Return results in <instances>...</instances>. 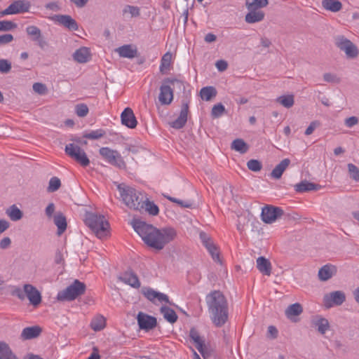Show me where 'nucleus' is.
Instances as JSON below:
<instances>
[{"mask_svg": "<svg viewBox=\"0 0 359 359\" xmlns=\"http://www.w3.org/2000/svg\"><path fill=\"white\" fill-rule=\"evenodd\" d=\"M17 27V24L9 20L0 21V32H8Z\"/></svg>", "mask_w": 359, "mask_h": 359, "instance_id": "obj_47", "label": "nucleus"}, {"mask_svg": "<svg viewBox=\"0 0 359 359\" xmlns=\"http://www.w3.org/2000/svg\"><path fill=\"white\" fill-rule=\"evenodd\" d=\"M6 214L12 221H18L22 217V211L15 205H13L6 210Z\"/></svg>", "mask_w": 359, "mask_h": 359, "instance_id": "obj_42", "label": "nucleus"}, {"mask_svg": "<svg viewBox=\"0 0 359 359\" xmlns=\"http://www.w3.org/2000/svg\"><path fill=\"white\" fill-rule=\"evenodd\" d=\"M290 163V160L289 158H285L282 160L271 171V177L273 179L278 180L280 179L283 173V172L286 170L288 165Z\"/></svg>", "mask_w": 359, "mask_h": 359, "instance_id": "obj_26", "label": "nucleus"}, {"mask_svg": "<svg viewBox=\"0 0 359 359\" xmlns=\"http://www.w3.org/2000/svg\"><path fill=\"white\" fill-rule=\"evenodd\" d=\"M13 296L17 297L20 300H24L26 297L25 290H22L19 287H15L11 292Z\"/></svg>", "mask_w": 359, "mask_h": 359, "instance_id": "obj_56", "label": "nucleus"}, {"mask_svg": "<svg viewBox=\"0 0 359 359\" xmlns=\"http://www.w3.org/2000/svg\"><path fill=\"white\" fill-rule=\"evenodd\" d=\"M189 337L196 344V347L198 351L203 357H205L203 348L205 341L201 337L198 331L195 327H191L190 329Z\"/></svg>", "mask_w": 359, "mask_h": 359, "instance_id": "obj_21", "label": "nucleus"}, {"mask_svg": "<svg viewBox=\"0 0 359 359\" xmlns=\"http://www.w3.org/2000/svg\"><path fill=\"white\" fill-rule=\"evenodd\" d=\"M247 166L249 170L253 172L260 171L262 168V163L256 159H251L248 161Z\"/></svg>", "mask_w": 359, "mask_h": 359, "instance_id": "obj_50", "label": "nucleus"}, {"mask_svg": "<svg viewBox=\"0 0 359 359\" xmlns=\"http://www.w3.org/2000/svg\"><path fill=\"white\" fill-rule=\"evenodd\" d=\"M359 122L358 118L356 116H351L345 119L344 124L348 128H352L357 125Z\"/></svg>", "mask_w": 359, "mask_h": 359, "instance_id": "obj_59", "label": "nucleus"}, {"mask_svg": "<svg viewBox=\"0 0 359 359\" xmlns=\"http://www.w3.org/2000/svg\"><path fill=\"white\" fill-rule=\"evenodd\" d=\"M321 186L318 184L310 182L307 180L302 181L294 186V190L298 193H304L313 190H319Z\"/></svg>", "mask_w": 359, "mask_h": 359, "instance_id": "obj_23", "label": "nucleus"}, {"mask_svg": "<svg viewBox=\"0 0 359 359\" xmlns=\"http://www.w3.org/2000/svg\"><path fill=\"white\" fill-rule=\"evenodd\" d=\"M205 248H207L208 252L210 253L212 259L215 261H219V252L217 251V248L215 246V245L212 243H206Z\"/></svg>", "mask_w": 359, "mask_h": 359, "instance_id": "obj_53", "label": "nucleus"}, {"mask_svg": "<svg viewBox=\"0 0 359 359\" xmlns=\"http://www.w3.org/2000/svg\"><path fill=\"white\" fill-rule=\"evenodd\" d=\"M314 325L317 327L318 331L324 334L330 329L329 321L325 318H319L314 321Z\"/></svg>", "mask_w": 359, "mask_h": 359, "instance_id": "obj_38", "label": "nucleus"}, {"mask_svg": "<svg viewBox=\"0 0 359 359\" xmlns=\"http://www.w3.org/2000/svg\"><path fill=\"white\" fill-rule=\"evenodd\" d=\"M13 40V36L11 34H5L0 35V45H6L11 43Z\"/></svg>", "mask_w": 359, "mask_h": 359, "instance_id": "obj_60", "label": "nucleus"}, {"mask_svg": "<svg viewBox=\"0 0 359 359\" xmlns=\"http://www.w3.org/2000/svg\"><path fill=\"white\" fill-rule=\"evenodd\" d=\"M61 186V182L57 177H53L50 178L48 184L47 191L48 192H55L60 189Z\"/></svg>", "mask_w": 359, "mask_h": 359, "instance_id": "obj_46", "label": "nucleus"}, {"mask_svg": "<svg viewBox=\"0 0 359 359\" xmlns=\"http://www.w3.org/2000/svg\"><path fill=\"white\" fill-rule=\"evenodd\" d=\"M54 224L57 227V235L60 236L66 231L67 224L66 217L62 213H57L54 216Z\"/></svg>", "mask_w": 359, "mask_h": 359, "instance_id": "obj_31", "label": "nucleus"}, {"mask_svg": "<svg viewBox=\"0 0 359 359\" xmlns=\"http://www.w3.org/2000/svg\"><path fill=\"white\" fill-rule=\"evenodd\" d=\"M65 151L67 155L81 166L86 167L90 164V160L86 152L79 146L74 143H69L65 146Z\"/></svg>", "mask_w": 359, "mask_h": 359, "instance_id": "obj_7", "label": "nucleus"}, {"mask_svg": "<svg viewBox=\"0 0 359 359\" xmlns=\"http://www.w3.org/2000/svg\"><path fill=\"white\" fill-rule=\"evenodd\" d=\"M85 224L100 239L107 238L109 233V223L103 215L91 212L87 213Z\"/></svg>", "mask_w": 359, "mask_h": 359, "instance_id": "obj_3", "label": "nucleus"}, {"mask_svg": "<svg viewBox=\"0 0 359 359\" xmlns=\"http://www.w3.org/2000/svg\"><path fill=\"white\" fill-rule=\"evenodd\" d=\"M245 20L248 23H255L262 21L264 18V13L259 9L249 10Z\"/></svg>", "mask_w": 359, "mask_h": 359, "instance_id": "obj_30", "label": "nucleus"}, {"mask_svg": "<svg viewBox=\"0 0 359 359\" xmlns=\"http://www.w3.org/2000/svg\"><path fill=\"white\" fill-rule=\"evenodd\" d=\"M88 111V107L86 104H78L75 107V113L79 117L86 116Z\"/></svg>", "mask_w": 359, "mask_h": 359, "instance_id": "obj_49", "label": "nucleus"}, {"mask_svg": "<svg viewBox=\"0 0 359 359\" xmlns=\"http://www.w3.org/2000/svg\"><path fill=\"white\" fill-rule=\"evenodd\" d=\"M24 289L26 292V297L28 298L30 304L34 306H37L41 302V295L39 291L32 285H24Z\"/></svg>", "mask_w": 359, "mask_h": 359, "instance_id": "obj_16", "label": "nucleus"}, {"mask_svg": "<svg viewBox=\"0 0 359 359\" xmlns=\"http://www.w3.org/2000/svg\"><path fill=\"white\" fill-rule=\"evenodd\" d=\"M13 8V14L28 12L31 6V4L25 0H17L10 4Z\"/></svg>", "mask_w": 359, "mask_h": 359, "instance_id": "obj_28", "label": "nucleus"}, {"mask_svg": "<svg viewBox=\"0 0 359 359\" xmlns=\"http://www.w3.org/2000/svg\"><path fill=\"white\" fill-rule=\"evenodd\" d=\"M225 111V107L222 103L215 104L212 109L211 115L214 118L220 117Z\"/></svg>", "mask_w": 359, "mask_h": 359, "instance_id": "obj_48", "label": "nucleus"}, {"mask_svg": "<svg viewBox=\"0 0 359 359\" xmlns=\"http://www.w3.org/2000/svg\"><path fill=\"white\" fill-rule=\"evenodd\" d=\"M189 113V104L187 102H182L180 113L177 118L170 122V126L175 129L180 130L182 128L187 121V116Z\"/></svg>", "mask_w": 359, "mask_h": 359, "instance_id": "obj_15", "label": "nucleus"}, {"mask_svg": "<svg viewBox=\"0 0 359 359\" xmlns=\"http://www.w3.org/2000/svg\"><path fill=\"white\" fill-rule=\"evenodd\" d=\"M133 229L149 247L156 250H162L165 245L175 239L176 230L172 227L157 229L142 221H135Z\"/></svg>", "mask_w": 359, "mask_h": 359, "instance_id": "obj_1", "label": "nucleus"}, {"mask_svg": "<svg viewBox=\"0 0 359 359\" xmlns=\"http://www.w3.org/2000/svg\"><path fill=\"white\" fill-rule=\"evenodd\" d=\"M277 102L286 108H290L294 104V96L292 95H283L277 98Z\"/></svg>", "mask_w": 359, "mask_h": 359, "instance_id": "obj_43", "label": "nucleus"}, {"mask_svg": "<svg viewBox=\"0 0 359 359\" xmlns=\"http://www.w3.org/2000/svg\"><path fill=\"white\" fill-rule=\"evenodd\" d=\"M246 6L248 10H256L266 6L268 0H246Z\"/></svg>", "mask_w": 359, "mask_h": 359, "instance_id": "obj_40", "label": "nucleus"}, {"mask_svg": "<svg viewBox=\"0 0 359 359\" xmlns=\"http://www.w3.org/2000/svg\"><path fill=\"white\" fill-rule=\"evenodd\" d=\"M118 189L123 202L128 208L136 210L143 209L142 199L144 196L135 188L119 184Z\"/></svg>", "mask_w": 359, "mask_h": 359, "instance_id": "obj_4", "label": "nucleus"}, {"mask_svg": "<svg viewBox=\"0 0 359 359\" xmlns=\"http://www.w3.org/2000/svg\"><path fill=\"white\" fill-rule=\"evenodd\" d=\"M348 169L351 178L356 182H359V169L353 163L348 164Z\"/></svg>", "mask_w": 359, "mask_h": 359, "instance_id": "obj_51", "label": "nucleus"}, {"mask_svg": "<svg viewBox=\"0 0 359 359\" xmlns=\"http://www.w3.org/2000/svg\"><path fill=\"white\" fill-rule=\"evenodd\" d=\"M215 66L219 72H224L227 69L228 64L225 60H220L217 61Z\"/></svg>", "mask_w": 359, "mask_h": 359, "instance_id": "obj_62", "label": "nucleus"}, {"mask_svg": "<svg viewBox=\"0 0 359 359\" xmlns=\"http://www.w3.org/2000/svg\"><path fill=\"white\" fill-rule=\"evenodd\" d=\"M11 63L6 59H0V72L7 74L11 69Z\"/></svg>", "mask_w": 359, "mask_h": 359, "instance_id": "obj_54", "label": "nucleus"}, {"mask_svg": "<svg viewBox=\"0 0 359 359\" xmlns=\"http://www.w3.org/2000/svg\"><path fill=\"white\" fill-rule=\"evenodd\" d=\"M323 79L325 81L329 83H339L340 81L339 78H338L337 75L331 73L324 74Z\"/></svg>", "mask_w": 359, "mask_h": 359, "instance_id": "obj_57", "label": "nucleus"}, {"mask_svg": "<svg viewBox=\"0 0 359 359\" xmlns=\"http://www.w3.org/2000/svg\"><path fill=\"white\" fill-rule=\"evenodd\" d=\"M210 318L212 323L218 327L223 326L228 320V302L222 292L214 290L205 297Z\"/></svg>", "mask_w": 359, "mask_h": 359, "instance_id": "obj_2", "label": "nucleus"}, {"mask_svg": "<svg viewBox=\"0 0 359 359\" xmlns=\"http://www.w3.org/2000/svg\"><path fill=\"white\" fill-rule=\"evenodd\" d=\"M0 359H19L5 341H0Z\"/></svg>", "mask_w": 359, "mask_h": 359, "instance_id": "obj_29", "label": "nucleus"}, {"mask_svg": "<svg viewBox=\"0 0 359 359\" xmlns=\"http://www.w3.org/2000/svg\"><path fill=\"white\" fill-rule=\"evenodd\" d=\"M137 321L140 329L149 331L157 325V320L155 317L140 311L137 316Z\"/></svg>", "mask_w": 359, "mask_h": 359, "instance_id": "obj_11", "label": "nucleus"}, {"mask_svg": "<svg viewBox=\"0 0 359 359\" xmlns=\"http://www.w3.org/2000/svg\"><path fill=\"white\" fill-rule=\"evenodd\" d=\"M121 123L129 128H135L137 126V121L133 113V111L129 108H126L121 114Z\"/></svg>", "mask_w": 359, "mask_h": 359, "instance_id": "obj_18", "label": "nucleus"}, {"mask_svg": "<svg viewBox=\"0 0 359 359\" xmlns=\"http://www.w3.org/2000/svg\"><path fill=\"white\" fill-rule=\"evenodd\" d=\"M86 290L84 283L76 279L65 289L58 292L57 299L60 302H71L83 294Z\"/></svg>", "mask_w": 359, "mask_h": 359, "instance_id": "obj_5", "label": "nucleus"}, {"mask_svg": "<svg viewBox=\"0 0 359 359\" xmlns=\"http://www.w3.org/2000/svg\"><path fill=\"white\" fill-rule=\"evenodd\" d=\"M41 331L39 326L27 327L22 330L20 338L23 340L34 339L40 335Z\"/></svg>", "mask_w": 359, "mask_h": 359, "instance_id": "obj_22", "label": "nucleus"}, {"mask_svg": "<svg viewBox=\"0 0 359 359\" xmlns=\"http://www.w3.org/2000/svg\"><path fill=\"white\" fill-rule=\"evenodd\" d=\"M32 88L34 91L39 95H45L47 92L46 85L41 83H34Z\"/></svg>", "mask_w": 359, "mask_h": 359, "instance_id": "obj_55", "label": "nucleus"}, {"mask_svg": "<svg viewBox=\"0 0 359 359\" xmlns=\"http://www.w3.org/2000/svg\"><path fill=\"white\" fill-rule=\"evenodd\" d=\"M320 123L318 121H312L310 125L308 126V128L306 129L304 134L306 135H311L315 129L320 126Z\"/></svg>", "mask_w": 359, "mask_h": 359, "instance_id": "obj_58", "label": "nucleus"}, {"mask_svg": "<svg viewBox=\"0 0 359 359\" xmlns=\"http://www.w3.org/2000/svg\"><path fill=\"white\" fill-rule=\"evenodd\" d=\"M161 313L163 316V318L170 323H175L178 318V316L175 311L166 306H163L160 309Z\"/></svg>", "mask_w": 359, "mask_h": 359, "instance_id": "obj_33", "label": "nucleus"}, {"mask_svg": "<svg viewBox=\"0 0 359 359\" xmlns=\"http://www.w3.org/2000/svg\"><path fill=\"white\" fill-rule=\"evenodd\" d=\"M106 135V132L103 129H97L90 132H85L83 135L84 138L88 140H98L103 137Z\"/></svg>", "mask_w": 359, "mask_h": 359, "instance_id": "obj_41", "label": "nucleus"}, {"mask_svg": "<svg viewBox=\"0 0 359 359\" xmlns=\"http://www.w3.org/2000/svg\"><path fill=\"white\" fill-rule=\"evenodd\" d=\"M26 32L32 37L33 41L36 42L40 48L44 49L48 46V43L42 36L40 29L36 26L30 25L27 27Z\"/></svg>", "mask_w": 359, "mask_h": 359, "instance_id": "obj_14", "label": "nucleus"}, {"mask_svg": "<svg viewBox=\"0 0 359 359\" xmlns=\"http://www.w3.org/2000/svg\"><path fill=\"white\" fill-rule=\"evenodd\" d=\"M10 226V224L5 219H0V235L6 231Z\"/></svg>", "mask_w": 359, "mask_h": 359, "instance_id": "obj_64", "label": "nucleus"}, {"mask_svg": "<svg viewBox=\"0 0 359 359\" xmlns=\"http://www.w3.org/2000/svg\"><path fill=\"white\" fill-rule=\"evenodd\" d=\"M336 273V269L331 264H326L321 267L318 271V278L322 281L330 279Z\"/></svg>", "mask_w": 359, "mask_h": 359, "instance_id": "obj_27", "label": "nucleus"}, {"mask_svg": "<svg viewBox=\"0 0 359 359\" xmlns=\"http://www.w3.org/2000/svg\"><path fill=\"white\" fill-rule=\"evenodd\" d=\"M129 13L131 18L138 17L140 15V9L137 6L126 5L123 9V15Z\"/></svg>", "mask_w": 359, "mask_h": 359, "instance_id": "obj_44", "label": "nucleus"}, {"mask_svg": "<svg viewBox=\"0 0 359 359\" xmlns=\"http://www.w3.org/2000/svg\"><path fill=\"white\" fill-rule=\"evenodd\" d=\"M55 210V207L54 203H50L48 205V206L46 208L45 212L47 217L49 218L53 216V214L54 213Z\"/></svg>", "mask_w": 359, "mask_h": 359, "instance_id": "obj_63", "label": "nucleus"}, {"mask_svg": "<svg viewBox=\"0 0 359 359\" xmlns=\"http://www.w3.org/2000/svg\"><path fill=\"white\" fill-rule=\"evenodd\" d=\"M217 90L213 86H205L201 89L200 95L202 100L210 101L217 95Z\"/></svg>", "mask_w": 359, "mask_h": 359, "instance_id": "obj_34", "label": "nucleus"}, {"mask_svg": "<svg viewBox=\"0 0 359 359\" xmlns=\"http://www.w3.org/2000/svg\"><path fill=\"white\" fill-rule=\"evenodd\" d=\"M334 44L344 51L348 58H355L359 53L357 46L349 39L343 35H338L334 37Z\"/></svg>", "mask_w": 359, "mask_h": 359, "instance_id": "obj_6", "label": "nucleus"}, {"mask_svg": "<svg viewBox=\"0 0 359 359\" xmlns=\"http://www.w3.org/2000/svg\"><path fill=\"white\" fill-rule=\"evenodd\" d=\"M99 154L110 165L118 168H126V163L118 151L107 147H101Z\"/></svg>", "mask_w": 359, "mask_h": 359, "instance_id": "obj_8", "label": "nucleus"}, {"mask_svg": "<svg viewBox=\"0 0 359 359\" xmlns=\"http://www.w3.org/2000/svg\"><path fill=\"white\" fill-rule=\"evenodd\" d=\"M142 294L144 297L150 302L156 304V299L159 302H165L170 305H172V303L170 302L169 297L167 294L155 291L150 287H144L142 289Z\"/></svg>", "mask_w": 359, "mask_h": 359, "instance_id": "obj_12", "label": "nucleus"}, {"mask_svg": "<svg viewBox=\"0 0 359 359\" xmlns=\"http://www.w3.org/2000/svg\"><path fill=\"white\" fill-rule=\"evenodd\" d=\"M163 196L165 198H166L168 200H169L170 201L177 203L180 207H182V208H190L192 205L191 203H190L189 201H184L178 199V198H174V197H172L170 196H167L165 194H163Z\"/></svg>", "mask_w": 359, "mask_h": 359, "instance_id": "obj_52", "label": "nucleus"}, {"mask_svg": "<svg viewBox=\"0 0 359 359\" xmlns=\"http://www.w3.org/2000/svg\"><path fill=\"white\" fill-rule=\"evenodd\" d=\"M143 209L144 208L149 215L156 216L159 213V208L153 201H150L147 198L142 199Z\"/></svg>", "mask_w": 359, "mask_h": 359, "instance_id": "obj_35", "label": "nucleus"}, {"mask_svg": "<svg viewBox=\"0 0 359 359\" xmlns=\"http://www.w3.org/2000/svg\"><path fill=\"white\" fill-rule=\"evenodd\" d=\"M257 268L264 275L270 276L271 273V264L264 257H259L257 259Z\"/></svg>", "mask_w": 359, "mask_h": 359, "instance_id": "obj_25", "label": "nucleus"}, {"mask_svg": "<svg viewBox=\"0 0 359 359\" xmlns=\"http://www.w3.org/2000/svg\"><path fill=\"white\" fill-rule=\"evenodd\" d=\"M171 60L172 54L170 52H168L163 55L161 60V65L159 67L160 72L161 73H164L165 71L170 69Z\"/></svg>", "mask_w": 359, "mask_h": 359, "instance_id": "obj_39", "label": "nucleus"}, {"mask_svg": "<svg viewBox=\"0 0 359 359\" xmlns=\"http://www.w3.org/2000/svg\"><path fill=\"white\" fill-rule=\"evenodd\" d=\"M118 278L120 281L136 289L139 288L141 285L137 276L132 270L125 271Z\"/></svg>", "mask_w": 359, "mask_h": 359, "instance_id": "obj_17", "label": "nucleus"}, {"mask_svg": "<svg viewBox=\"0 0 359 359\" xmlns=\"http://www.w3.org/2000/svg\"><path fill=\"white\" fill-rule=\"evenodd\" d=\"M115 51L121 57L132 59L137 56V49L131 44H126L117 48Z\"/></svg>", "mask_w": 359, "mask_h": 359, "instance_id": "obj_20", "label": "nucleus"}, {"mask_svg": "<svg viewBox=\"0 0 359 359\" xmlns=\"http://www.w3.org/2000/svg\"><path fill=\"white\" fill-rule=\"evenodd\" d=\"M90 326L94 331H100L105 327V319L100 316L92 320Z\"/></svg>", "mask_w": 359, "mask_h": 359, "instance_id": "obj_45", "label": "nucleus"}, {"mask_svg": "<svg viewBox=\"0 0 359 359\" xmlns=\"http://www.w3.org/2000/svg\"><path fill=\"white\" fill-rule=\"evenodd\" d=\"M231 148L233 150L240 152L241 154H245L248 150V146L245 142L242 139L234 140L231 145Z\"/></svg>", "mask_w": 359, "mask_h": 359, "instance_id": "obj_37", "label": "nucleus"}, {"mask_svg": "<svg viewBox=\"0 0 359 359\" xmlns=\"http://www.w3.org/2000/svg\"><path fill=\"white\" fill-rule=\"evenodd\" d=\"M74 60L79 63L87 62L90 59V51L87 47L77 49L73 55Z\"/></svg>", "mask_w": 359, "mask_h": 359, "instance_id": "obj_24", "label": "nucleus"}, {"mask_svg": "<svg viewBox=\"0 0 359 359\" xmlns=\"http://www.w3.org/2000/svg\"><path fill=\"white\" fill-rule=\"evenodd\" d=\"M346 301V294L343 291L337 290L326 294L323 297V303L326 308L341 306Z\"/></svg>", "mask_w": 359, "mask_h": 359, "instance_id": "obj_10", "label": "nucleus"}, {"mask_svg": "<svg viewBox=\"0 0 359 359\" xmlns=\"http://www.w3.org/2000/svg\"><path fill=\"white\" fill-rule=\"evenodd\" d=\"M11 244V240L9 237H4L0 241V248L5 250L10 247Z\"/></svg>", "mask_w": 359, "mask_h": 359, "instance_id": "obj_61", "label": "nucleus"}, {"mask_svg": "<svg viewBox=\"0 0 359 359\" xmlns=\"http://www.w3.org/2000/svg\"><path fill=\"white\" fill-rule=\"evenodd\" d=\"M173 100V90L170 86L163 84L160 88L158 100L161 104L168 105Z\"/></svg>", "mask_w": 359, "mask_h": 359, "instance_id": "obj_19", "label": "nucleus"}, {"mask_svg": "<svg viewBox=\"0 0 359 359\" xmlns=\"http://www.w3.org/2000/svg\"><path fill=\"white\" fill-rule=\"evenodd\" d=\"M284 214L281 208L273 205H266L262 208L261 217L266 224H271Z\"/></svg>", "mask_w": 359, "mask_h": 359, "instance_id": "obj_9", "label": "nucleus"}, {"mask_svg": "<svg viewBox=\"0 0 359 359\" xmlns=\"http://www.w3.org/2000/svg\"><path fill=\"white\" fill-rule=\"evenodd\" d=\"M322 6L327 11L337 13L342 9V4L339 0H323Z\"/></svg>", "mask_w": 359, "mask_h": 359, "instance_id": "obj_32", "label": "nucleus"}, {"mask_svg": "<svg viewBox=\"0 0 359 359\" xmlns=\"http://www.w3.org/2000/svg\"><path fill=\"white\" fill-rule=\"evenodd\" d=\"M303 311L302 306L299 303L290 305L285 310V315L288 318L300 315Z\"/></svg>", "mask_w": 359, "mask_h": 359, "instance_id": "obj_36", "label": "nucleus"}, {"mask_svg": "<svg viewBox=\"0 0 359 359\" xmlns=\"http://www.w3.org/2000/svg\"><path fill=\"white\" fill-rule=\"evenodd\" d=\"M51 20L64 26L65 28L71 31H77L79 25L76 21L68 15H55L51 17Z\"/></svg>", "mask_w": 359, "mask_h": 359, "instance_id": "obj_13", "label": "nucleus"}]
</instances>
